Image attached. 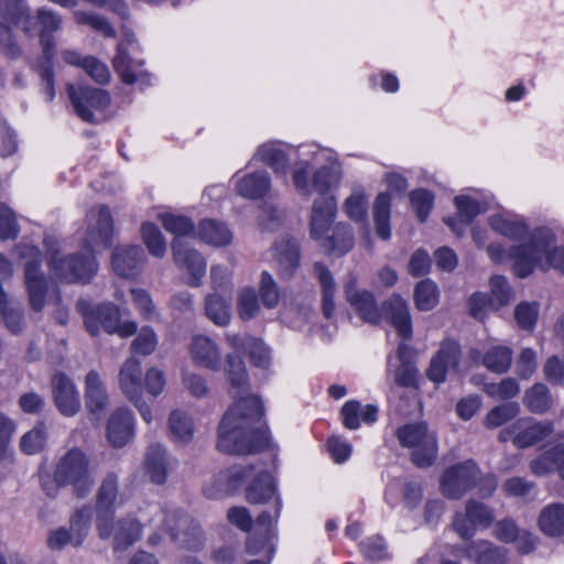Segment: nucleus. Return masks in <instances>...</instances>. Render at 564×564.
I'll return each mask as SVG.
<instances>
[{"mask_svg": "<svg viewBox=\"0 0 564 564\" xmlns=\"http://www.w3.org/2000/svg\"><path fill=\"white\" fill-rule=\"evenodd\" d=\"M225 373L234 404L225 413L218 430L217 446L228 454H250L264 444L261 430L262 404L249 392L246 366L237 354L226 356Z\"/></svg>", "mask_w": 564, "mask_h": 564, "instance_id": "f257e3e1", "label": "nucleus"}, {"mask_svg": "<svg viewBox=\"0 0 564 564\" xmlns=\"http://www.w3.org/2000/svg\"><path fill=\"white\" fill-rule=\"evenodd\" d=\"M252 481L247 488V500L250 503H267L273 501V512L264 510L259 514L254 523V532L247 541V551L256 554L261 550L273 553L271 539L275 535V527L282 509L281 497L276 494V485L273 477L258 465L232 466L221 470L209 485L205 487V494L210 498H217L223 494L236 490L247 480Z\"/></svg>", "mask_w": 564, "mask_h": 564, "instance_id": "f03ea898", "label": "nucleus"}, {"mask_svg": "<svg viewBox=\"0 0 564 564\" xmlns=\"http://www.w3.org/2000/svg\"><path fill=\"white\" fill-rule=\"evenodd\" d=\"M112 235L113 220L109 209L104 205L90 209L86 216V227L78 231L83 247L87 249L85 254L59 257L57 242L45 241L52 274L67 282H89L98 270L94 254L110 247Z\"/></svg>", "mask_w": 564, "mask_h": 564, "instance_id": "7ed1b4c3", "label": "nucleus"}, {"mask_svg": "<svg viewBox=\"0 0 564 564\" xmlns=\"http://www.w3.org/2000/svg\"><path fill=\"white\" fill-rule=\"evenodd\" d=\"M489 258L496 263L513 261V269L518 276L527 278L534 268L547 270L551 267L564 272V247H555L554 234L545 228L533 231L529 243L514 248L506 253L498 246L488 249Z\"/></svg>", "mask_w": 564, "mask_h": 564, "instance_id": "20e7f679", "label": "nucleus"}, {"mask_svg": "<svg viewBox=\"0 0 564 564\" xmlns=\"http://www.w3.org/2000/svg\"><path fill=\"white\" fill-rule=\"evenodd\" d=\"M54 480L57 486H70L79 498L88 496L95 486V473L87 454L78 447L67 451L55 465Z\"/></svg>", "mask_w": 564, "mask_h": 564, "instance_id": "39448f33", "label": "nucleus"}, {"mask_svg": "<svg viewBox=\"0 0 564 564\" xmlns=\"http://www.w3.org/2000/svg\"><path fill=\"white\" fill-rule=\"evenodd\" d=\"M34 20L26 0H0V44L10 57H18L21 50L13 30L32 34Z\"/></svg>", "mask_w": 564, "mask_h": 564, "instance_id": "423d86ee", "label": "nucleus"}, {"mask_svg": "<svg viewBox=\"0 0 564 564\" xmlns=\"http://www.w3.org/2000/svg\"><path fill=\"white\" fill-rule=\"evenodd\" d=\"M402 447L411 451V458L417 467L431 466L437 456L436 435L423 422L404 424L395 431Z\"/></svg>", "mask_w": 564, "mask_h": 564, "instance_id": "0eeeda50", "label": "nucleus"}, {"mask_svg": "<svg viewBox=\"0 0 564 564\" xmlns=\"http://www.w3.org/2000/svg\"><path fill=\"white\" fill-rule=\"evenodd\" d=\"M78 307L84 315L87 330L91 335L99 334L100 329H105L108 334H118L121 337H129L137 330L134 322L120 323L119 308L110 303L90 306L82 301Z\"/></svg>", "mask_w": 564, "mask_h": 564, "instance_id": "6e6552de", "label": "nucleus"}, {"mask_svg": "<svg viewBox=\"0 0 564 564\" xmlns=\"http://www.w3.org/2000/svg\"><path fill=\"white\" fill-rule=\"evenodd\" d=\"M15 252L25 261L24 280L30 306L40 312L45 305L47 281L40 269V251L34 246L20 243Z\"/></svg>", "mask_w": 564, "mask_h": 564, "instance_id": "1a4fd4ad", "label": "nucleus"}, {"mask_svg": "<svg viewBox=\"0 0 564 564\" xmlns=\"http://www.w3.org/2000/svg\"><path fill=\"white\" fill-rule=\"evenodd\" d=\"M554 431L551 421H535L531 417H521L511 425L502 429L498 441H511L517 448H527L546 438Z\"/></svg>", "mask_w": 564, "mask_h": 564, "instance_id": "9d476101", "label": "nucleus"}, {"mask_svg": "<svg viewBox=\"0 0 564 564\" xmlns=\"http://www.w3.org/2000/svg\"><path fill=\"white\" fill-rule=\"evenodd\" d=\"M119 477L115 473H108L98 489L96 509V529L101 540H108L111 535V516L115 510L122 506V499L118 494Z\"/></svg>", "mask_w": 564, "mask_h": 564, "instance_id": "9b49d317", "label": "nucleus"}, {"mask_svg": "<svg viewBox=\"0 0 564 564\" xmlns=\"http://www.w3.org/2000/svg\"><path fill=\"white\" fill-rule=\"evenodd\" d=\"M296 152L297 161L292 172L293 185L300 195L308 197L313 194L312 164L330 159L332 151L316 145H304L299 148Z\"/></svg>", "mask_w": 564, "mask_h": 564, "instance_id": "f8f14e48", "label": "nucleus"}, {"mask_svg": "<svg viewBox=\"0 0 564 564\" xmlns=\"http://www.w3.org/2000/svg\"><path fill=\"white\" fill-rule=\"evenodd\" d=\"M479 475L478 466L473 460L454 465L447 468L441 478V490L451 499H459L471 486Z\"/></svg>", "mask_w": 564, "mask_h": 564, "instance_id": "ddd939ff", "label": "nucleus"}, {"mask_svg": "<svg viewBox=\"0 0 564 564\" xmlns=\"http://www.w3.org/2000/svg\"><path fill=\"white\" fill-rule=\"evenodd\" d=\"M171 249L174 263L187 275L186 283L192 288L199 286L206 272V261L203 254L185 245L181 239H174Z\"/></svg>", "mask_w": 564, "mask_h": 564, "instance_id": "4468645a", "label": "nucleus"}, {"mask_svg": "<svg viewBox=\"0 0 564 564\" xmlns=\"http://www.w3.org/2000/svg\"><path fill=\"white\" fill-rule=\"evenodd\" d=\"M53 402L58 412L67 417L75 416L82 408L80 393L70 377L56 372L51 378Z\"/></svg>", "mask_w": 564, "mask_h": 564, "instance_id": "2eb2a0df", "label": "nucleus"}, {"mask_svg": "<svg viewBox=\"0 0 564 564\" xmlns=\"http://www.w3.org/2000/svg\"><path fill=\"white\" fill-rule=\"evenodd\" d=\"M68 97L76 113L87 122L94 121V111L102 110L110 104L109 95L100 88L67 86Z\"/></svg>", "mask_w": 564, "mask_h": 564, "instance_id": "dca6fc26", "label": "nucleus"}, {"mask_svg": "<svg viewBox=\"0 0 564 564\" xmlns=\"http://www.w3.org/2000/svg\"><path fill=\"white\" fill-rule=\"evenodd\" d=\"M494 520L492 511L481 502L469 500L465 513L456 514L453 527L459 536L469 539L474 536L477 528H487Z\"/></svg>", "mask_w": 564, "mask_h": 564, "instance_id": "f3484780", "label": "nucleus"}, {"mask_svg": "<svg viewBox=\"0 0 564 564\" xmlns=\"http://www.w3.org/2000/svg\"><path fill=\"white\" fill-rule=\"evenodd\" d=\"M337 215V200L334 195L318 196L312 205L310 235L314 240L324 238L334 227Z\"/></svg>", "mask_w": 564, "mask_h": 564, "instance_id": "a211bd4d", "label": "nucleus"}, {"mask_svg": "<svg viewBox=\"0 0 564 564\" xmlns=\"http://www.w3.org/2000/svg\"><path fill=\"white\" fill-rule=\"evenodd\" d=\"M489 225L491 229L495 230L496 232L513 241L520 242V245L509 249H505L500 245L496 243H491L488 246H498L502 250H505L506 253L512 252L514 248L529 243L530 237L533 235V232L528 231L527 225L519 217L512 215L509 212H501L490 216ZM489 248H487V250Z\"/></svg>", "mask_w": 564, "mask_h": 564, "instance_id": "6ab92c4d", "label": "nucleus"}, {"mask_svg": "<svg viewBox=\"0 0 564 564\" xmlns=\"http://www.w3.org/2000/svg\"><path fill=\"white\" fill-rule=\"evenodd\" d=\"M34 28L36 24L40 26L39 36L40 43L43 47L44 55L47 59H51L55 55V42L53 34L58 32L63 25V18L56 11L47 8L41 7L37 9L36 14L33 15ZM35 34V29H33L32 34L28 35V37H32Z\"/></svg>", "mask_w": 564, "mask_h": 564, "instance_id": "aec40b11", "label": "nucleus"}, {"mask_svg": "<svg viewBox=\"0 0 564 564\" xmlns=\"http://www.w3.org/2000/svg\"><path fill=\"white\" fill-rule=\"evenodd\" d=\"M135 419L133 412L121 406L111 412L107 421V440L113 447H123L134 436Z\"/></svg>", "mask_w": 564, "mask_h": 564, "instance_id": "412c9836", "label": "nucleus"}, {"mask_svg": "<svg viewBox=\"0 0 564 564\" xmlns=\"http://www.w3.org/2000/svg\"><path fill=\"white\" fill-rule=\"evenodd\" d=\"M144 520L155 530L167 532L173 540L178 539V530L187 524V519L175 509H164L158 503H151L143 512Z\"/></svg>", "mask_w": 564, "mask_h": 564, "instance_id": "4be33fe9", "label": "nucleus"}, {"mask_svg": "<svg viewBox=\"0 0 564 564\" xmlns=\"http://www.w3.org/2000/svg\"><path fill=\"white\" fill-rule=\"evenodd\" d=\"M189 355L195 365L217 371L221 365V352L217 343L208 336L195 335L189 344Z\"/></svg>", "mask_w": 564, "mask_h": 564, "instance_id": "5701e85b", "label": "nucleus"}, {"mask_svg": "<svg viewBox=\"0 0 564 564\" xmlns=\"http://www.w3.org/2000/svg\"><path fill=\"white\" fill-rule=\"evenodd\" d=\"M112 64L126 84H140L141 86L149 84V74L142 68V62L130 56L124 42L118 45Z\"/></svg>", "mask_w": 564, "mask_h": 564, "instance_id": "b1692460", "label": "nucleus"}, {"mask_svg": "<svg viewBox=\"0 0 564 564\" xmlns=\"http://www.w3.org/2000/svg\"><path fill=\"white\" fill-rule=\"evenodd\" d=\"M459 345L455 341H445L441 346L436 356L432 358L430 368L427 370V377L436 382L441 383L445 380L446 373L451 369L460 371L459 367Z\"/></svg>", "mask_w": 564, "mask_h": 564, "instance_id": "393cba45", "label": "nucleus"}, {"mask_svg": "<svg viewBox=\"0 0 564 564\" xmlns=\"http://www.w3.org/2000/svg\"><path fill=\"white\" fill-rule=\"evenodd\" d=\"M345 294L349 304L355 307L365 322L377 324L380 313L372 294L357 286V279L351 276L345 285Z\"/></svg>", "mask_w": 564, "mask_h": 564, "instance_id": "a878e982", "label": "nucleus"}, {"mask_svg": "<svg viewBox=\"0 0 564 564\" xmlns=\"http://www.w3.org/2000/svg\"><path fill=\"white\" fill-rule=\"evenodd\" d=\"M142 379L141 362L135 357L127 358L119 368L117 384L128 401L143 394Z\"/></svg>", "mask_w": 564, "mask_h": 564, "instance_id": "bb28decb", "label": "nucleus"}, {"mask_svg": "<svg viewBox=\"0 0 564 564\" xmlns=\"http://www.w3.org/2000/svg\"><path fill=\"white\" fill-rule=\"evenodd\" d=\"M234 178L236 193L248 199L262 198L271 189V176L264 170L247 173L242 176L236 174Z\"/></svg>", "mask_w": 564, "mask_h": 564, "instance_id": "cd10ccee", "label": "nucleus"}, {"mask_svg": "<svg viewBox=\"0 0 564 564\" xmlns=\"http://www.w3.org/2000/svg\"><path fill=\"white\" fill-rule=\"evenodd\" d=\"M457 208V219L447 218L446 225L458 236L463 235L464 228L469 225L473 219L487 210V204L468 195L456 196L454 199Z\"/></svg>", "mask_w": 564, "mask_h": 564, "instance_id": "c85d7f7f", "label": "nucleus"}, {"mask_svg": "<svg viewBox=\"0 0 564 564\" xmlns=\"http://www.w3.org/2000/svg\"><path fill=\"white\" fill-rule=\"evenodd\" d=\"M286 149L293 148L278 141L265 142L257 149L251 161H260L271 167L275 174L285 176L290 166Z\"/></svg>", "mask_w": 564, "mask_h": 564, "instance_id": "c756f323", "label": "nucleus"}, {"mask_svg": "<svg viewBox=\"0 0 564 564\" xmlns=\"http://www.w3.org/2000/svg\"><path fill=\"white\" fill-rule=\"evenodd\" d=\"M84 384L87 411L91 414L104 412L109 405V394L100 373L96 370H90L85 377Z\"/></svg>", "mask_w": 564, "mask_h": 564, "instance_id": "7c9ffc66", "label": "nucleus"}, {"mask_svg": "<svg viewBox=\"0 0 564 564\" xmlns=\"http://www.w3.org/2000/svg\"><path fill=\"white\" fill-rule=\"evenodd\" d=\"M144 253L140 246H120L112 252L111 263L113 271L123 278L138 273L140 264L144 261Z\"/></svg>", "mask_w": 564, "mask_h": 564, "instance_id": "2f4dec72", "label": "nucleus"}, {"mask_svg": "<svg viewBox=\"0 0 564 564\" xmlns=\"http://www.w3.org/2000/svg\"><path fill=\"white\" fill-rule=\"evenodd\" d=\"M112 539L115 551H123L139 541L142 536V525L135 519H120L115 521L111 516Z\"/></svg>", "mask_w": 564, "mask_h": 564, "instance_id": "473e14b6", "label": "nucleus"}, {"mask_svg": "<svg viewBox=\"0 0 564 564\" xmlns=\"http://www.w3.org/2000/svg\"><path fill=\"white\" fill-rule=\"evenodd\" d=\"M530 470L539 477L556 470L564 479V444H556L531 460Z\"/></svg>", "mask_w": 564, "mask_h": 564, "instance_id": "72a5a7b5", "label": "nucleus"}, {"mask_svg": "<svg viewBox=\"0 0 564 564\" xmlns=\"http://www.w3.org/2000/svg\"><path fill=\"white\" fill-rule=\"evenodd\" d=\"M322 162L328 164L321 166L313 174V192H317L319 196H327L329 189L339 185L344 173L341 164L337 161L333 151L332 158L322 160Z\"/></svg>", "mask_w": 564, "mask_h": 564, "instance_id": "f704fd0d", "label": "nucleus"}, {"mask_svg": "<svg viewBox=\"0 0 564 564\" xmlns=\"http://www.w3.org/2000/svg\"><path fill=\"white\" fill-rule=\"evenodd\" d=\"M196 237L206 245L221 248L231 243L232 232L223 221L203 219L197 225Z\"/></svg>", "mask_w": 564, "mask_h": 564, "instance_id": "c9c22d12", "label": "nucleus"}, {"mask_svg": "<svg viewBox=\"0 0 564 564\" xmlns=\"http://www.w3.org/2000/svg\"><path fill=\"white\" fill-rule=\"evenodd\" d=\"M318 241L326 252L343 256L354 246L352 230L349 225L345 223H337L330 231Z\"/></svg>", "mask_w": 564, "mask_h": 564, "instance_id": "e433bc0d", "label": "nucleus"}, {"mask_svg": "<svg viewBox=\"0 0 564 564\" xmlns=\"http://www.w3.org/2000/svg\"><path fill=\"white\" fill-rule=\"evenodd\" d=\"M167 454L160 444H152L145 452L144 468L151 481L162 485L167 478Z\"/></svg>", "mask_w": 564, "mask_h": 564, "instance_id": "4c0bfd02", "label": "nucleus"}, {"mask_svg": "<svg viewBox=\"0 0 564 564\" xmlns=\"http://www.w3.org/2000/svg\"><path fill=\"white\" fill-rule=\"evenodd\" d=\"M273 258L279 268L280 274L291 276L300 263V251L296 241L281 240L273 249Z\"/></svg>", "mask_w": 564, "mask_h": 564, "instance_id": "58836bf2", "label": "nucleus"}, {"mask_svg": "<svg viewBox=\"0 0 564 564\" xmlns=\"http://www.w3.org/2000/svg\"><path fill=\"white\" fill-rule=\"evenodd\" d=\"M167 427L171 440L180 445H186L192 442L195 434L192 417L186 412L178 409L170 412Z\"/></svg>", "mask_w": 564, "mask_h": 564, "instance_id": "ea45409f", "label": "nucleus"}, {"mask_svg": "<svg viewBox=\"0 0 564 564\" xmlns=\"http://www.w3.org/2000/svg\"><path fill=\"white\" fill-rule=\"evenodd\" d=\"M465 554L475 564H507L506 551L489 541L471 543L466 547Z\"/></svg>", "mask_w": 564, "mask_h": 564, "instance_id": "a19ab883", "label": "nucleus"}, {"mask_svg": "<svg viewBox=\"0 0 564 564\" xmlns=\"http://www.w3.org/2000/svg\"><path fill=\"white\" fill-rule=\"evenodd\" d=\"M387 316L400 337L406 339L412 335L411 316L406 302L400 296H393L386 304Z\"/></svg>", "mask_w": 564, "mask_h": 564, "instance_id": "79ce46f5", "label": "nucleus"}, {"mask_svg": "<svg viewBox=\"0 0 564 564\" xmlns=\"http://www.w3.org/2000/svg\"><path fill=\"white\" fill-rule=\"evenodd\" d=\"M378 408L372 404L361 405L358 401H347L341 409L344 425L349 430L359 427L360 422L373 423L377 420Z\"/></svg>", "mask_w": 564, "mask_h": 564, "instance_id": "37998d69", "label": "nucleus"}, {"mask_svg": "<svg viewBox=\"0 0 564 564\" xmlns=\"http://www.w3.org/2000/svg\"><path fill=\"white\" fill-rule=\"evenodd\" d=\"M539 528L550 536L564 534V505L551 503L544 507L539 516Z\"/></svg>", "mask_w": 564, "mask_h": 564, "instance_id": "c03bdc74", "label": "nucleus"}, {"mask_svg": "<svg viewBox=\"0 0 564 564\" xmlns=\"http://www.w3.org/2000/svg\"><path fill=\"white\" fill-rule=\"evenodd\" d=\"M205 313L216 325H227L231 317L230 297L218 292L208 294L205 299Z\"/></svg>", "mask_w": 564, "mask_h": 564, "instance_id": "a18cd8bd", "label": "nucleus"}, {"mask_svg": "<svg viewBox=\"0 0 564 564\" xmlns=\"http://www.w3.org/2000/svg\"><path fill=\"white\" fill-rule=\"evenodd\" d=\"M345 215L355 223H366L368 215V194L361 186H354L343 204Z\"/></svg>", "mask_w": 564, "mask_h": 564, "instance_id": "49530a36", "label": "nucleus"}, {"mask_svg": "<svg viewBox=\"0 0 564 564\" xmlns=\"http://www.w3.org/2000/svg\"><path fill=\"white\" fill-rule=\"evenodd\" d=\"M390 214V195L386 192L378 194L373 203V220L376 225L377 235L383 240H388L391 236Z\"/></svg>", "mask_w": 564, "mask_h": 564, "instance_id": "de8ad7c7", "label": "nucleus"}, {"mask_svg": "<svg viewBox=\"0 0 564 564\" xmlns=\"http://www.w3.org/2000/svg\"><path fill=\"white\" fill-rule=\"evenodd\" d=\"M314 273L319 281L323 293V312L326 317H330L334 308V295L336 291V284L329 270L321 264L315 263Z\"/></svg>", "mask_w": 564, "mask_h": 564, "instance_id": "09e8293b", "label": "nucleus"}, {"mask_svg": "<svg viewBox=\"0 0 564 564\" xmlns=\"http://www.w3.org/2000/svg\"><path fill=\"white\" fill-rule=\"evenodd\" d=\"M0 315L3 318L6 327L12 334H19L24 325L23 310L18 305H12L0 285Z\"/></svg>", "mask_w": 564, "mask_h": 564, "instance_id": "8fccbe9b", "label": "nucleus"}, {"mask_svg": "<svg viewBox=\"0 0 564 564\" xmlns=\"http://www.w3.org/2000/svg\"><path fill=\"white\" fill-rule=\"evenodd\" d=\"M93 516V508L90 506H83L76 509L69 518L68 530L73 533V535L80 544L84 543L85 539L87 538L90 531Z\"/></svg>", "mask_w": 564, "mask_h": 564, "instance_id": "3c124183", "label": "nucleus"}, {"mask_svg": "<svg viewBox=\"0 0 564 564\" xmlns=\"http://www.w3.org/2000/svg\"><path fill=\"white\" fill-rule=\"evenodd\" d=\"M141 236L149 253L155 258H163L166 253V241L161 230L152 223H144Z\"/></svg>", "mask_w": 564, "mask_h": 564, "instance_id": "603ef678", "label": "nucleus"}, {"mask_svg": "<svg viewBox=\"0 0 564 564\" xmlns=\"http://www.w3.org/2000/svg\"><path fill=\"white\" fill-rule=\"evenodd\" d=\"M520 413V406L516 402H508L492 408L484 419V426L492 430L502 426Z\"/></svg>", "mask_w": 564, "mask_h": 564, "instance_id": "864d4df0", "label": "nucleus"}, {"mask_svg": "<svg viewBox=\"0 0 564 564\" xmlns=\"http://www.w3.org/2000/svg\"><path fill=\"white\" fill-rule=\"evenodd\" d=\"M523 403L531 412L541 414L552 406V398L549 389L539 383L525 391Z\"/></svg>", "mask_w": 564, "mask_h": 564, "instance_id": "5fc2aeb1", "label": "nucleus"}, {"mask_svg": "<svg viewBox=\"0 0 564 564\" xmlns=\"http://www.w3.org/2000/svg\"><path fill=\"white\" fill-rule=\"evenodd\" d=\"M237 312L242 321H249L259 315L260 304L254 289L247 286L238 291Z\"/></svg>", "mask_w": 564, "mask_h": 564, "instance_id": "6e6d98bb", "label": "nucleus"}, {"mask_svg": "<svg viewBox=\"0 0 564 564\" xmlns=\"http://www.w3.org/2000/svg\"><path fill=\"white\" fill-rule=\"evenodd\" d=\"M512 352L508 347L497 346L489 349L482 358V364L489 370L503 373L511 366Z\"/></svg>", "mask_w": 564, "mask_h": 564, "instance_id": "4d7b16f0", "label": "nucleus"}, {"mask_svg": "<svg viewBox=\"0 0 564 564\" xmlns=\"http://www.w3.org/2000/svg\"><path fill=\"white\" fill-rule=\"evenodd\" d=\"M75 22L79 25H88L97 32H100L104 36L115 37L116 31L109 23V21L90 11L76 10L73 13Z\"/></svg>", "mask_w": 564, "mask_h": 564, "instance_id": "13d9d810", "label": "nucleus"}, {"mask_svg": "<svg viewBox=\"0 0 564 564\" xmlns=\"http://www.w3.org/2000/svg\"><path fill=\"white\" fill-rule=\"evenodd\" d=\"M414 301L417 310L430 311L438 303V290L431 280H423L417 283L414 290Z\"/></svg>", "mask_w": 564, "mask_h": 564, "instance_id": "bf43d9fd", "label": "nucleus"}, {"mask_svg": "<svg viewBox=\"0 0 564 564\" xmlns=\"http://www.w3.org/2000/svg\"><path fill=\"white\" fill-rule=\"evenodd\" d=\"M159 218L164 229L173 234L176 237L175 239H180L183 236H187L194 232L195 226L193 221L185 216L175 214H161Z\"/></svg>", "mask_w": 564, "mask_h": 564, "instance_id": "052dcab7", "label": "nucleus"}, {"mask_svg": "<svg viewBox=\"0 0 564 564\" xmlns=\"http://www.w3.org/2000/svg\"><path fill=\"white\" fill-rule=\"evenodd\" d=\"M406 352L408 346L404 343L399 344L398 357L401 365L395 370L394 381L402 387H411L416 380V369L411 362L405 360Z\"/></svg>", "mask_w": 564, "mask_h": 564, "instance_id": "680f3d73", "label": "nucleus"}, {"mask_svg": "<svg viewBox=\"0 0 564 564\" xmlns=\"http://www.w3.org/2000/svg\"><path fill=\"white\" fill-rule=\"evenodd\" d=\"M490 290L491 297L489 301L494 310L507 305L512 299V289L505 276H492L490 279Z\"/></svg>", "mask_w": 564, "mask_h": 564, "instance_id": "e2e57ef3", "label": "nucleus"}, {"mask_svg": "<svg viewBox=\"0 0 564 564\" xmlns=\"http://www.w3.org/2000/svg\"><path fill=\"white\" fill-rule=\"evenodd\" d=\"M259 294L264 307L272 310L278 306L280 301L279 288L272 275L267 271L261 273Z\"/></svg>", "mask_w": 564, "mask_h": 564, "instance_id": "0e129e2a", "label": "nucleus"}, {"mask_svg": "<svg viewBox=\"0 0 564 564\" xmlns=\"http://www.w3.org/2000/svg\"><path fill=\"white\" fill-rule=\"evenodd\" d=\"M143 380L144 389L151 397L158 398L165 391L167 378L163 369L156 366L149 367Z\"/></svg>", "mask_w": 564, "mask_h": 564, "instance_id": "69168bd1", "label": "nucleus"}, {"mask_svg": "<svg viewBox=\"0 0 564 564\" xmlns=\"http://www.w3.org/2000/svg\"><path fill=\"white\" fill-rule=\"evenodd\" d=\"M45 442L46 432L42 425H39L22 435L20 449L26 455H34L44 448Z\"/></svg>", "mask_w": 564, "mask_h": 564, "instance_id": "338daca9", "label": "nucleus"}, {"mask_svg": "<svg viewBox=\"0 0 564 564\" xmlns=\"http://www.w3.org/2000/svg\"><path fill=\"white\" fill-rule=\"evenodd\" d=\"M539 316L538 303L521 302L514 308V318L518 326L525 330H532Z\"/></svg>", "mask_w": 564, "mask_h": 564, "instance_id": "774afa93", "label": "nucleus"}]
</instances>
